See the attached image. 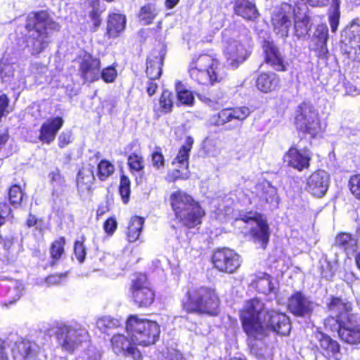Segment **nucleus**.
Returning a JSON list of instances; mask_svg holds the SVG:
<instances>
[{"mask_svg": "<svg viewBox=\"0 0 360 360\" xmlns=\"http://www.w3.org/2000/svg\"><path fill=\"white\" fill-rule=\"evenodd\" d=\"M240 319L247 335L255 340L263 339L270 331L288 335L291 329L289 318L285 314L269 310L257 298L246 302L240 311Z\"/></svg>", "mask_w": 360, "mask_h": 360, "instance_id": "f257e3e1", "label": "nucleus"}, {"mask_svg": "<svg viewBox=\"0 0 360 360\" xmlns=\"http://www.w3.org/2000/svg\"><path fill=\"white\" fill-rule=\"evenodd\" d=\"M327 308L329 316L324 321L326 328L337 331L341 340L348 344L360 343V314L352 313V303L332 297Z\"/></svg>", "mask_w": 360, "mask_h": 360, "instance_id": "f03ea898", "label": "nucleus"}, {"mask_svg": "<svg viewBox=\"0 0 360 360\" xmlns=\"http://www.w3.org/2000/svg\"><path fill=\"white\" fill-rule=\"evenodd\" d=\"M25 28L28 33L27 47L32 56L43 52L51 42V34L60 30L59 25L46 11L30 13L27 17Z\"/></svg>", "mask_w": 360, "mask_h": 360, "instance_id": "7ed1b4c3", "label": "nucleus"}, {"mask_svg": "<svg viewBox=\"0 0 360 360\" xmlns=\"http://www.w3.org/2000/svg\"><path fill=\"white\" fill-rule=\"evenodd\" d=\"M219 299L212 288L193 287L186 293V300L182 302L184 310L196 314L216 315Z\"/></svg>", "mask_w": 360, "mask_h": 360, "instance_id": "20e7f679", "label": "nucleus"}, {"mask_svg": "<svg viewBox=\"0 0 360 360\" xmlns=\"http://www.w3.org/2000/svg\"><path fill=\"white\" fill-rule=\"evenodd\" d=\"M224 54L229 65L236 68L250 56L252 39L246 30L242 32L236 30H225L223 33Z\"/></svg>", "mask_w": 360, "mask_h": 360, "instance_id": "39448f33", "label": "nucleus"}, {"mask_svg": "<svg viewBox=\"0 0 360 360\" xmlns=\"http://www.w3.org/2000/svg\"><path fill=\"white\" fill-rule=\"evenodd\" d=\"M170 201L176 217L184 226L188 228H193L201 224L205 211L191 195L179 190L172 193Z\"/></svg>", "mask_w": 360, "mask_h": 360, "instance_id": "423d86ee", "label": "nucleus"}, {"mask_svg": "<svg viewBox=\"0 0 360 360\" xmlns=\"http://www.w3.org/2000/svg\"><path fill=\"white\" fill-rule=\"evenodd\" d=\"M126 332L134 343L148 346L157 341L160 330L155 321L139 319L136 315H131L126 322Z\"/></svg>", "mask_w": 360, "mask_h": 360, "instance_id": "0eeeda50", "label": "nucleus"}, {"mask_svg": "<svg viewBox=\"0 0 360 360\" xmlns=\"http://www.w3.org/2000/svg\"><path fill=\"white\" fill-rule=\"evenodd\" d=\"M218 61L207 54L200 55L193 61L189 69L190 77L201 84H214L222 77L218 70Z\"/></svg>", "mask_w": 360, "mask_h": 360, "instance_id": "6e6552de", "label": "nucleus"}, {"mask_svg": "<svg viewBox=\"0 0 360 360\" xmlns=\"http://www.w3.org/2000/svg\"><path fill=\"white\" fill-rule=\"evenodd\" d=\"M295 124L297 130L309 134L311 138L322 131L319 114L308 103H301L296 109Z\"/></svg>", "mask_w": 360, "mask_h": 360, "instance_id": "1a4fd4ad", "label": "nucleus"}, {"mask_svg": "<svg viewBox=\"0 0 360 360\" xmlns=\"http://www.w3.org/2000/svg\"><path fill=\"white\" fill-rule=\"evenodd\" d=\"M56 335L62 349L71 353L87 340L88 332L84 329L63 325L57 328Z\"/></svg>", "mask_w": 360, "mask_h": 360, "instance_id": "9d476101", "label": "nucleus"}, {"mask_svg": "<svg viewBox=\"0 0 360 360\" xmlns=\"http://www.w3.org/2000/svg\"><path fill=\"white\" fill-rule=\"evenodd\" d=\"M131 337L122 334H114L110 339V347L117 356L141 360L142 356Z\"/></svg>", "mask_w": 360, "mask_h": 360, "instance_id": "9b49d317", "label": "nucleus"}, {"mask_svg": "<svg viewBox=\"0 0 360 360\" xmlns=\"http://www.w3.org/2000/svg\"><path fill=\"white\" fill-rule=\"evenodd\" d=\"M132 282L131 291L134 302L141 307L150 306L153 302L155 295L149 286L146 276L137 274Z\"/></svg>", "mask_w": 360, "mask_h": 360, "instance_id": "f8f14e48", "label": "nucleus"}, {"mask_svg": "<svg viewBox=\"0 0 360 360\" xmlns=\"http://www.w3.org/2000/svg\"><path fill=\"white\" fill-rule=\"evenodd\" d=\"M300 143L301 141L292 146L283 156L284 162L298 171L307 169L311 159L310 151L305 146L302 147Z\"/></svg>", "mask_w": 360, "mask_h": 360, "instance_id": "ddd939ff", "label": "nucleus"}, {"mask_svg": "<svg viewBox=\"0 0 360 360\" xmlns=\"http://www.w3.org/2000/svg\"><path fill=\"white\" fill-rule=\"evenodd\" d=\"M212 259L216 269L228 274L233 273L241 262L240 256L229 248L218 250L213 254Z\"/></svg>", "mask_w": 360, "mask_h": 360, "instance_id": "4468645a", "label": "nucleus"}, {"mask_svg": "<svg viewBox=\"0 0 360 360\" xmlns=\"http://www.w3.org/2000/svg\"><path fill=\"white\" fill-rule=\"evenodd\" d=\"M8 340L10 345L13 343L11 351L14 360H30L39 352L40 347L34 342L14 337Z\"/></svg>", "mask_w": 360, "mask_h": 360, "instance_id": "2eb2a0df", "label": "nucleus"}, {"mask_svg": "<svg viewBox=\"0 0 360 360\" xmlns=\"http://www.w3.org/2000/svg\"><path fill=\"white\" fill-rule=\"evenodd\" d=\"M316 307V304L301 292H296L288 299V307L296 316H309Z\"/></svg>", "mask_w": 360, "mask_h": 360, "instance_id": "dca6fc26", "label": "nucleus"}, {"mask_svg": "<svg viewBox=\"0 0 360 360\" xmlns=\"http://www.w3.org/2000/svg\"><path fill=\"white\" fill-rule=\"evenodd\" d=\"M329 174L324 170H318L307 179L306 190L314 196H323L329 185Z\"/></svg>", "mask_w": 360, "mask_h": 360, "instance_id": "f3484780", "label": "nucleus"}, {"mask_svg": "<svg viewBox=\"0 0 360 360\" xmlns=\"http://www.w3.org/2000/svg\"><path fill=\"white\" fill-rule=\"evenodd\" d=\"M243 220L250 226V233L255 240L261 243L264 249L269 238V226L266 221L262 218L246 216L243 218Z\"/></svg>", "mask_w": 360, "mask_h": 360, "instance_id": "a211bd4d", "label": "nucleus"}, {"mask_svg": "<svg viewBox=\"0 0 360 360\" xmlns=\"http://www.w3.org/2000/svg\"><path fill=\"white\" fill-rule=\"evenodd\" d=\"M263 51L265 54V61L276 71H285L287 62L279 49L271 41H264Z\"/></svg>", "mask_w": 360, "mask_h": 360, "instance_id": "6ab92c4d", "label": "nucleus"}, {"mask_svg": "<svg viewBox=\"0 0 360 360\" xmlns=\"http://www.w3.org/2000/svg\"><path fill=\"white\" fill-rule=\"evenodd\" d=\"M314 341L317 343L325 356L328 357H334L335 359H338L340 346L339 344L332 340L328 335L323 333L321 331L316 330L314 333Z\"/></svg>", "mask_w": 360, "mask_h": 360, "instance_id": "aec40b11", "label": "nucleus"}, {"mask_svg": "<svg viewBox=\"0 0 360 360\" xmlns=\"http://www.w3.org/2000/svg\"><path fill=\"white\" fill-rule=\"evenodd\" d=\"M63 120L60 117L48 120L41 127L39 140L46 143H51L56 138L57 132L62 127Z\"/></svg>", "mask_w": 360, "mask_h": 360, "instance_id": "412c9836", "label": "nucleus"}, {"mask_svg": "<svg viewBox=\"0 0 360 360\" xmlns=\"http://www.w3.org/2000/svg\"><path fill=\"white\" fill-rule=\"evenodd\" d=\"M165 55V51L162 49L158 52L153 51L148 58L146 72L149 79L155 80L161 75Z\"/></svg>", "mask_w": 360, "mask_h": 360, "instance_id": "4be33fe9", "label": "nucleus"}, {"mask_svg": "<svg viewBox=\"0 0 360 360\" xmlns=\"http://www.w3.org/2000/svg\"><path fill=\"white\" fill-rule=\"evenodd\" d=\"M234 13L247 20H254L259 13L255 4L252 0H234Z\"/></svg>", "mask_w": 360, "mask_h": 360, "instance_id": "5701e85b", "label": "nucleus"}, {"mask_svg": "<svg viewBox=\"0 0 360 360\" xmlns=\"http://www.w3.org/2000/svg\"><path fill=\"white\" fill-rule=\"evenodd\" d=\"M280 84L279 77L274 73H261L257 79V88L262 92L268 93L276 90Z\"/></svg>", "mask_w": 360, "mask_h": 360, "instance_id": "b1692460", "label": "nucleus"}, {"mask_svg": "<svg viewBox=\"0 0 360 360\" xmlns=\"http://www.w3.org/2000/svg\"><path fill=\"white\" fill-rule=\"evenodd\" d=\"M256 190L257 195L261 200L274 205H278V198L277 196V190L269 182L258 184L256 186Z\"/></svg>", "mask_w": 360, "mask_h": 360, "instance_id": "393cba45", "label": "nucleus"}, {"mask_svg": "<svg viewBox=\"0 0 360 360\" xmlns=\"http://www.w3.org/2000/svg\"><path fill=\"white\" fill-rule=\"evenodd\" d=\"M291 17L285 13H280L272 18L274 32L281 37L288 35L290 27L292 25Z\"/></svg>", "mask_w": 360, "mask_h": 360, "instance_id": "a878e982", "label": "nucleus"}, {"mask_svg": "<svg viewBox=\"0 0 360 360\" xmlns=\"http://www.w3.org/2000/svg\"><path fill=\"white\" fill-rule=\"evenodd\" d=\"M335 244L339 248L342 249L347 255L356 252L359 245L358 240L347 233H342L338 235L335 238Z\"/></svg>", "mask_w": 360, "mask_h": 360, "instance_id": "bb28decb", "label": "nucleus"}, {"mask_svg": "<svg viewBox=\"0 0 360 360\" xmlns=\"http://www.w3.org/2000/svg\"><path fill=\"white\" fill-rule=\"evenodd\" d=\"M125 16L122 14L112 13L109 15L107 26V33L111 37H115L125 27Z\"/></svg>", "mask_w": 360, "mask_h": 360, "instance_id": "cd10ccee", "label": "nucleus"}, {"mask_svg": "<svg viewBox=\"0 0 360 360\" xmlns=\"http://www.w3.org/2000/svg\"><path fill=\"white\" fill-rule=\"evenodd\" d=\"M256 288L262 293L276 292V287L272 281V278L266 273H259L254 280Z\"/></svg>", "mask_w": 360, "mask_h": 360, "instance_id": "c85d7f7f", "label": "nucleus"}, {"mask_svg": "<svg viewBox=\"0 0 360 360\" xmlns=\"http://www.w3.org/2000/svg\"><path fill=\"white\" fill-rule=\"evenodd\" d=\"M144 224V219L138 216L131 217L127 231V238L130 243L135 242L139 238Z\"/></svg>", "mask_w": 360, "mask_h": 360, "instance_id": "c756f323", "label": "nucleus"}, {"mask_svg": "<svg viewBox=\"0 0 360 360\" xmlns=\"http://www.w3.org/2000/svg\"><path fill=\"white\" fill-rule=\"evenodd\" d=\"M347 34L349 40V46L354 49L360 51V19L352 21Z\"/></svg>", "mask_w": 360, "mask_h": 360, "instance_id": "7c9ffc66", "label": "nucleus"}, {"mask_svg": "<svg viewBox=\"0 0 360 360\" xmlns=\"http://www.w3.org/2000/svg\"><path fill=\"white\" fill-rule=\"evenodd\" d=\"M106 6L100 0H91V23L94 28L98 27L102 22L101 14L105 11Z\"/></svg>", "mask_w": 360, "mask_h": 360, "instance_id": "2f4dec72", "label": "nucleus"}, {"mask_svg": "<svg viewBox=\"0 0 360 360\" xmlns=\"http://www.w3.org/2000/svg\"><path fill=\"white\" fill-rule=\"evenodd\" d=\"M158 14V11L155 6L152 4H148L141 7L139 13V19L143 25H147L153 22Z\"/></svg>", "mask_w": 360, "mask_h": 360, "instance_id": "473e14b6", "label": "nucleus"}, {"mask_svg": "<svg viewBox=\"0 0 360 360\" xmlns=\"http://www.w3.org/2000/svg\"><path fill=\"white\" fill-rule=\"evenodd\" d=\"M7 296L10 299L9 303H14L18 300L22 292L25 290V288L22 282L17 280H11L8 285Z\"/></svg>", "mask_w": 360, "mask_h": 360, "instance_id": "72a5a7b5", "label": "nucleus"}, {"mask_svg": "<svg viewBox=\"0 0 360 360\" xmlns=\"http://www.w3.org/2000/svg\"><path fill=\"white\" fill-rule=\"evenodd\" d=\"M233 120L230 108L221 110L217 115H213L210 120V123L214 126H222Z\"/></svg>", "mask_w": 360, "mask_h": 360, "instance_id": "f704fd0d", "label": "nucleus"}, {"mask_svg": "<svg viewBox=\"0 0 360 360\" xmlns=\"http://www.w3.org/2000/svg\"><path fill=\"white\" fill-rule=\"evenodd\" d=\"M178 103L186 105H192L194 102V96L191 91L185 89L183 84H178L176 87Z\"/></svg>", "mask_w": 360, "mask_h": 360, "instance_id": "c9c22d12", "label": "nucleus"}, {"mask_svg": "<svg viewBox=\"0 0 360 360\" xmlns=\"http://www.w3.org/2000/svg\"><path fill=\"white\" fill-rule=\"evenodd\" d=\"M118 320L112 319L110 316H103L99 318L96 323V328L102 333H108L110 329L119 326Z\"/></svg>", "mask_w": 360, "mask_h": 360, "instance_id": "e433bc0d", "label": "nucleus"}, {"mask_svg": "<svg viewBox=\"0 0 360 360\" xmlns=\"http://www.w3.org/2000/svg\"><path fill=\"white\" fill-rule=\"evenodd\" d=\"M114 170V165L109 161L101 160L98 165L97 176L100 180L104 181L112 174Z\"/></svg>", "mask_w": 360, "mask_h": 360, "instance_id": "4c0bfd02", "label": "nucleus"}, {"mask_svg": "<svg viewBox=\"0 0 360 360\" xmlns=\"http://www.w3.org/2000/svg\"><path fill=\"white\" fill-rule=\"evenodd\" d=\"M160 105L163 112H169L173 107L172 94L165 90L162 92L160 98Z\"/></svg>", "mask_w": 360, "mask_h": 360, "instance_id": "58836bf2", "label": "nucleus"}, {"mask_svg": "<svg viewBox=\"0 0 360 360\" xmlns=\"http://www.w3.org/2000/svg\"><path fill=\"white\" fill-rule=\"evenodd\" d=\"M309 18L307 16H304L301 20L296 19L295 20V34L298 37H301L307 34Z\"/></svg>", "mask_w": 360, "mask_h": 360, "instance_id": "ea45409f", "label": "nucleus"}, {"mask_svg": "<svg viewBox=\"0 0 360 360\" xmlns=\"http://www.w3.org/2000/svg\"><path fill=\"white\" fill-rule=\"evenodd\" d=\"M188 150L185 147H181L179 150V153L173 162V165L179 164V167H185L186 169L188 167V158H189Z\"/></svg>", "mask_w": 360, "mask_h": 360, "instance_id": "a19ab883", "label": "nucleus"}, {"mask_svg": "<svg viewBox=\"0 0 360 360\" xmlns=\"http://www.w3.org/2000/svg\"><path fill=\"white\" fill-rule=\"evenodd\" d=\"M9 200L13 205H20L22 199L21 188L18 185H13L9 190Z\"/></svg>", "mask_w": 360, "mask_h": 360, "instance_id": "79ce46f5", "label": "nucleus"}, {"mask_svg": "<svg viewBox=\"0 0 360 360\" xmlns=\"http://www.w3.org/2000/svg\"><path fill=\"white\" fill-rule=\"evenodd\" d=\"M230 108L233 115V120H237L239 121L245 120L250 115L251 112L250 108L246 106Z\"/></svg>", "mask_w": 360, "mask_h": 360, "instance_id": "37998d69", "label": "nucleus"}, {"mask_svg": "<svg viewBox=\"0 0 360 360\" xmlns=\"http://www.w3.org/2000/svg\"><path fill=\"white\" fill-rule=\"evenodd\" d=\"M64 244L65 238L63 237L58 238L52 243L51 247V255L53 259H58L60 257L64 251Z\"/></svg>", "mask_w": 360, "mask_h": 360, "instance_id": "c03bdc74", "label": "nucleus"}, {"mask_svg": "<svg viewBox=\"0 0 360 360\" xmlns=\"http://www.w3.org/2000/svg\"><path fill=\"white\" fill-rule=\"evenodd\" d=\"M128 165L131 170L140 172L144 167L143 158L133 153L128 158Z\"/></svg>", "mask_w": 360, "mask_h": 360, "instance_id": "a18cd8bd", "label": "nucleus"}, {"mask_svg": "<svg viewBox=\"0 0 360 360\" xmlns=\"http://www.w3.org/2000/svg\"><path fill=\"white\" fill-rule=\"evenodd\" d=\"M10 100L6 94L0 96V122L2 117L7 116L13 111V108L9 105Z\"/></svg>", "mask_w": 360, "mask_h": 360, "instance_id": "49530a36", "label": "nucleus"}, {"mask_svg": "<svg viewBox=\"0 0 360 360\" xmlns=\"http://www.w3.org/2000/svg\"><path fill=\"white\" fill-rule=\"evenodd\" d=\"M320 269L321 274L323 278L328 280H330L333 278L335 270L333 269L332 264L327 259H324L321 262Z\"/></svg>", "mask_w": 360, "mask_h": 360, "instance_id": "de8ad7c7", "label": "nucleus"}, {"mask_svg": "<svg viewBox=\"0 0 360 360\" xmlns=\"http://www.w3.org/2000/svg\"><path fill=\"white\" fill-rule=\"evenodd\" d=\"M14 65L13 64H5L1 70V77L4 82H11L14 78Z\"/></svg>", "mask_w": 360, "mask_h": 360, "instance_id": "09e8293b", "label": "nucleus"}, {"mask_svg": "<svg viewBox=\"0 0 360 360\" xmlns=\"http://www.w3.org/2000/svg\"><path fill=\"white\" fill-rule=\"evenodd\" d=\"M349 185L352 193L360 200V174L351 176Z\"/></svg>", "mask_w": 360, "mask_h": 360, "instance_id": "8fccbe9b", "label": "nucleus"}, {"mask_svg": "<svg viewBox=\"0 0 360 360\" xmlns=\"http://www.w3.org/2000/svg\"><path fill=\"white\" fill-rule=\"evenodd\" d=\"M117 75V73L115 68L114 67L109 66L102 70L101 77L105 82L110 83L114 82Z\"/></svg>", "mask_w": 360, "mask_h": 360, "instance_id": "3c124183", "label": "nucleus"}, {"mask_svg": "<svg viewBox=\"0 0 360 360\" xmlns=\"http://www.w3.org/2000/svg\"><path fill=\"white\" fill-rule=\"evenodd\" d=\"M314 36L318 39V43H327L328 38V29L326 25L317 26Z\"/></svg>", "mask_w": 360, "mask_h": 360, "instance_id": "603ef678", "label": "nucleus"}, {"mask_svg": "<svg viewBox=\"0 0 360 360\" xmlns=\"http://www.w3.org/2000/svg\"><path fill=\"white\" fill-rule=\"evenodd\" d=\"M13 245L11 238H5L0 242V259L8 258L9 256V250Z\"/></svg>", "mask_w": 360, "mask_h": 360, "instance_id": "864d4df0", "label": "nucleus"}, {"mask_svg": "<svg viewBox=\"0 0 360 360\" xmlns=\"http://www.w3.org/2000/svg\"><path fill=\"white\" fill-rule=\"evenodd\" d=\"M75 255L79 262L82 263L84 262L86 252L83 243L79 241H76L75 243Z\"/></svg>", "mask_w": 360, "mask_h": 360, "instance_id": "5fc2aeb1", "label": "nucleus"}, {"mask_svg": "<svg viewBox=\"0 0 360 360\" xmlns=\"http://www.w3.org/2000/svg\"><path fill=\"white\" fill-rule=\"evenodd\" d=\"M10 347L8 339L4 340L0 338V360H9L8 350Z\"/></svg>", "mask_w": 360, "mask_h": 360, "instance_id": "6e6d98bb", "label": "nucleus"}, {"mask_svg": "<svg viewBox=\"0 0 360 360\" xmlns=\"http://www.w3.org/2000/svg\"><path fill=\"white\" fill-rule=\"evenodd\" d=\"M67 274H53L48 276L46 283L48 286L60 284L66 278Z\"/></svg>", "mask_w": 360, "mask_h": 360, "instance_id": "4d7b16f0", "label": "nucleus"}, {"mask_svg": "<svg viewBox=\"0 0 360 360\" xmlns=\"http://www.w3.org/2000/svg\"><path fill=\"white\" fill-rule=\"evenodd\" d=\"M11 214V209L6 202H0V226L5 223L6 219Z\"/></svg>", "mask_w": 360, "mask_h": 360, "instance_id": "13d9d810", "label": "nucleus"}, {"mask_svg": "<svg viewBox=\"0 0 360 360\" xmlns=\"http://www.w3.org/2000/svg\"><path fill=\"white\" fill-rule=\"evenodd\" d=\"M198 97L202 102L213 109H218L221 106V103L218 99L211 98L205 95H200Z\"/></svg>", "mask_w": 360, "mask_h": 360, "instance_id": "bf43d9fd", "label": "nucleus"}, {"mask_svg": "<svg viewBox=\"0 0 360 360\" xmlns=\"http://www.w3.org/2000/svg\"><path fill=\"white\" fill-rule=\"evenodd\" d=\"M90 70V55H86L85 58L80 62V72L85 78Z\"/></svg>", "mask_w": 360, "mask_h": 360, "instance_id": "052dcab7", "label": "nucleus"}, {"mask_svg": "<svg viewBox=\"0 0 360 360\" xmlns=\"http://www.w3.org/2000/svg\"><path fill=\"white\" fill-rule=\"evenodd\" d=\"M339 19L340 14L338 11H335L330 16H329V22L331 31L333 32H335L338 25H339Z\"/></svg>", "mask_w": 360, "mask_h": 360, "instance_id": "680f3d73", "label": "nucleus"}, {"mask_svg": "<svg viewBox=\"0 0 360 360\" xmlns=\"http://www.w3.org/2000/svg\"><path fill=\"white\" fill-rule=\"evenodd\" d=\"M153 166L157 169L164 166V157L160 152H155L152 155Z\"/></svg>", "mask_w": 360, "mask_h": 360, "instance_id": "e2e57ef3", "label": "nucleus"}, {"mask_svg": "<svg viewBox=\"0 0 360 360\" xmlns=\"http://www.w3.org/2000/svg\"><path fill=\"white\" fill-rule=\"evenodd\" d=\"M180 169H176L172 172V177L174 180L178 179H187L189 177V174L188 172V168L185 167H179Z\"/></svg>", "mask_w": 360, "mask_h": 360, "instance_id": "0e129e2a", "label": "nucleus"}, {"mask_svg": "<svg viewBox=\"0 0 360 360\" xmlns=\"http://www.w3.org/2000/svg\"><path fill=\"white\" fill-rule=\"evenodd\" d=\"M72 134L70 131L63 132L58 138V146L60 148H64L71 142Z\"/></svg>", "mask_w": 360, "mask_h": 360, "instance_id": "69168bd1", "label": "nucleus"}, {"mask_svg": "<svg viewBox=\"0 0 360 360\" xmlns=\"http://www.w3.org/2000/svg\"><path fill=\"white\" fill-rule=\"evenodd\" d=\"M117 228V221L114 218L107 219L104 224V229L109 234L113 233Z\"/></svg>", "mask_w": 360, "mask_h": 360, "instance_id": "338daca9", "label": "nucleus"}, {"mask_svg": "<svg viewBox=\"0 0 360 360\" xmlns=\"http://www.w3.org/2000/svg\"><path fill=\"white\" fill-rule=\"evenodd\" d=\"M120 194L122 197L124 203L127 204L129 202L131 190L130 188H125L120 187Z\"/></svg>", "mask_w": 360, "mask_h": 360, "instance_id": "774afa93", "label": "nucleus"}]
</instances>
